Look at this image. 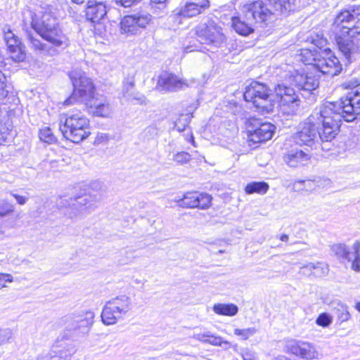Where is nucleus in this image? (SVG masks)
I'll return each mask as SVG.
<instances>
[{
  "label": "nucleus",
  "mask_w": 360,
  "mask_h": 360,
  "mask_svg": "<svg viewBox=\"0 0 360 360\" xmlns=\"http://www.w3.org/2000/svg\"><path fill=\"white\" fill-rule=\"evenodd\" d=\"M193 338L204 343H208L214 346H221L222 344L230 345L228 341L223 340L220 336H216L210 331L193 334Z\"/></svg>",
  "instance_id": "27"
},
{
  "label": "nucleus",
  "mask_w": 360,
  "mask_h": 360,
  "mask_svg": "<svg viewBox=\"0 0 360 360\" xmlns=\"http://www.w3.org/2000/svg\"><path fill=\"white\" fill-rule=\"evenodd\" d=\"M165 1L166 0H150V3L152 5L156 4L158 5V8L161 9L165 7Z\"/></svg>",
  "instance_id": "54"
},
{
  "label": "nucleus",
  "mask_w": 360,
  "mask_h": 360,
  "mask_svg": "<svg viewBox=\"0 0 360 360\" xmlns=\"http://www.w3.org/2000/svg\"><path fill=\"white\" fill-rule=\"evenodd\" d=\"M332 250L338 257L347 260V262L352 261V257H351V255L352 254V251H351L346 245L341 243L333 245Z\"/></svg>",
  "instance_id": "31"
},
{
  "label": "nucleus",
  "mask_w": 360,
  "mask_h": 360,
  "mask_svg": "<svg viewBox=\"0 0 360 360\" xmlns=\"http://www.w3.org/2000/svg\"><path fill=\"white\" fill-rule=\"evenodd\" d=\"M13 276L10 274L0 273V290L6 288L7 283H12Z\"/></svg>",
  "instance_id": "44"
},
{
  "label": "nucleus",
  "mask_w": 360,
  "mask_h": 360,
  "mask_svg": "<svg viewBox=\"0 0 360 360\" xmlns=\"http://www.w3.org/2000/svg\"><path fill=\"white\" fill-rule=\"evenodd\" d=\"M317 138V127L310 122H304L295 135L297 144L310 146Z\"/></svg>",
  "instance_id": "20"
},
{
  "label": "nucleus",
  "mask_w": 360,
  "mask_h": 360,
  "mask_svg": "<svg viewBox=\"0 0 360 360\" xmlns=\"http://www.w3.org/2000/svg\"><path fill=\"white\" fill-rule=\"evenodd\" d=\"M326 41L325 40H321L320 42H319V44H316L317 46H322L324 44H325Z\"/></svg>",
  "instance_id": "62"
},
{
  "label": "nucleus",
  "mask_w": 360,
  "mask_h": 360,
  "mask_svg": "<svg viewBox=\"0 0 360 360\" xmlns=\"http://www.w3.org/2000/svg\"><path fill=\"white\" fill-rule=\"evenodd\" d=\"M269 184L264 181H254L247 184L245 191L247 194H252L255 193L259 194H265L269 190Z\"/></svg>",
  "instance_id": "30"
},
{
  "label": "nucleus",
  "mask_w": 360,
  "mask_h": 360,
  "mask_svg": "<svg viewBox=\"0 0 360 360\" xmlns=\"http://www.w3.org/2000/svg\"><path fill=\"white\" fill-rule=\"evenodd\" d=\"M356 309L360 312V302H357L355 305Z\"/></svg>",
  "instance_id": "60"
},
{
  "label": "nucleus",
  "mask_w": 360,
  "mask_h": 360,
  "mask_svg": "<svg viewBox=\"0 0 360 360\" xmlns=\"http://www.w3.org/2000/svg\"><path fill=\"white\" fill-rule=\"evenodd\" d=\"M280 239H281V240H282V241L286 242V241H288V235H286V234H283V235L280 237Z\"/></svg>",
  "instance_id": "57"
},
{
  "label": "nucleus",
  "mask_w": 360,
  "mask_h": 360,
  "mask_svg": "<svg viewBox=\"0 0 360 360\" xmlns=\"http://www.w3.org/2000/svg\"><path fill=\"white\" fill-rule=\"evenodd\" d=\"M275 93L279 98L280 110L286 115H293L300 105V99L293 88L285 84H278L275 87Z\"/></svg>",
  "instance_id": "13"
},
{
  "label": "nucleus",
  "mask_w": 360,
  "mask_h": 360,
  "mask_svg": "<svg viewBox=\"0 0 360 360\" xmlns=\"http://www.w3.org/2000/svg\"><path fill=\"white\" fill-rule=\"evenodd\" d=\"M243 360H255L254 358H252V355L249 353H246L243 355Z\"/></svg>",
  "instance_id": "56"
},
{
  "label": "nucleus",
  "mask_w": 360,
  "mask_h": 360,
  "mask_svg": "<svg viewBox=\"0 0 360 360\" xmlns=\"http://www.w3.org/2000/svg\"><path fill=\"white\" fill-rule=\"evenodd\" d=\"M190 122L188 115H182L175 122V128L179 131H183L188 126Z\"/></svg>",
  "instance_id": "40"
},
{
  "label": "nucleus",
  "mask_w": 360,
  "mask_h": 360,
  "mask_svg": "<svg viewBox=\"0 0 360 360\" xmlns=\"http://www.w3.org/2000/svg\"><path fill=\"white\" fill-rule=\"evenodd\" d=\"M289 79L292 84H294L299 90L302 91L304 93L310 94L319 85V79L309 72L305 74L296 72L290 77Z\"/></svg>",
  "instance_id": "17"
},
{
  "label": "nucleus",
  "mask_w": 360,
  "mask_h": 360,
  "mask_svg": "<svg viewBox=\"0 0 360 360\" xmlns=\"http://www.w3.org/2000/svg\"><path fill=\"white\" fill-rule=\"evenodd\" d=\"M189 142H191L194 146L195 145V141L193 136L191 135L190 137V139L188 140Z\"/></svg>",
  "instance_id": "58"
},
{
  "label": "nucleus",
  "mask_w": 360,
  "mask_h": 360,
  "mask_svg": "<svg viewBox=\"0 0 360 360\" xmlns=\"http://www.w3.org/2000/svg\"><path fill=\"white\" fill-rule=\"evenodd\" d=\"M76 203H74L73 205L75 207H80V212L83 213L84 211L87 210L90 212L94 210L96 207V203L97 202V199L96 197L91 196L90 195H86L82 197H79L75 200Z\"/></svg>",
  "instance_id": "28"
},
{
  "label": "nucleus",
  "mask_w": 360,
  "mask_h": 360,
  "mask_svg": "<svg viewBox=\"0 0 360 360\" xmlns=\"http://www.w3.org/2000/svg\"><path fill=\"white\" fill-rule=\"evenodd\" d=\"M257 330L255 327L248 328H236L234 330V335L238 336L241 340H246L250 337L253 336Z\"/></svg>",
  "instance_id": "36"
},
{
  "label": "nucleus",
  "mask_w": 360,
  "mask_h": 360,
  "mask_svg": "<svg viewBox=\"0 0 360 360\" xmlns=\"http://www.w3.org/2000/svg\"><path fill=\"white\" fill-rule=\"evenodd\" d=\"M188 86L187 82L176 75L163 72L158 77L156 89L160 91L173 92Z\"/></svg>",
  "instance_id": "15"
},
{
  "label": "nucleus",
  "mask_w": 360,
  "mask_h": 360,
  "mask_svg": "<svg viewBox=\"0 0 360 360\" xmlns=\"http://www.w3.org/2000/svg\"><path fill=\"white\" fill-rule=\"evenodd\" d=\"M219 252V253H220V254H221V253H224V250H219V252Z\"/></svg>",
  "instance_id": "64"
},
{
  "label": "nucleus",
  "mask_w": 360,
  "mask_h": 360,
  "mask_svg": "<svg viewBox=\"0 0 360 360\" xmlns=\"http://www.w3.org/2000/svg\"><path fill=\"white\" fill-rule=\"evenodd\" d=\"M127 101H129L133 103H142L144 100V96L140 94L138 92H131V94L127 95V97L125 98Z\"/></svg>",
  "instance_id": "43"
},
{
  "label": "nucleus",
  "mask_w": 360,
  "mask_h": 360,
  "mask_svg": "<svg viewBox=\"0 0 360 360\" xmlns=\"http://www.w3.org/2000/svg\"><path fill=\"white\" fill-rule=\"evenodd\" d=\"M39 137L41 141L48 143H51L56 141L55 136L51 129L48 127H45L39 130Z\"/></svg>",
  "instance_id": "37"
},
{
  "label": "nucleus",
  "mask_w": 360,
  "mask_h": 360,
  "mask_svg": "<svg viewBox=\"0 0 360 360\" xmlns=\"http://www.w3.org/2000/svg\"><path fill=\"white\" fill-rule=\"evenodd\" d=\"M195 30L199 40L205 44L219 46L225 39L221 27L212 19L200 22L195 27Z\"/></svg>",
  "instance_id": "10"
},
{
  "label": "nucleus",
  "mask_w": 360,
  "mask_h": 360,
  "mask_svg": "<svg viewBox=\"0 0 360 360\" xmlns=\"http://www.w3.org/2000/svg\"><path fill=\"white\" fill-rule=\"evenodd\" d=\"M189 142H191L194 146L195 145V141L193 136L191 135L190 137V139L188 140Z\"/></svg>",
  "instance_id": "59"
},
{
  "label": "nucleus",
  "mask_w": 360,
  "mask_h": 360,
  "mask_svg": "<svg viewBox=\"0 0 360 360\" xmlns=\"http://www.w3.org/2000/svg\"><path fill=\"white\" fill-rule=\"evenodd\" d=\"M107 7L103 1L89 0L86 3L85 16L92 23H99L106 15Z\"/></svg>",
  "instance_id": "19"
},
{
  "label": "nucleus",
  "mask_w": 360,
  "mask_h": 360,
  "mask_svg": "<svg viewBox=\"0 0 360 360\" xmlns=\"http://www.w3.org/2000/svg\"><path fill=\"white\" fill-rule=\"evenodd\" d=\"M131 299L127 295H120L108 301L104 305L101 319L105 325L115 324L129 312Z\"/></svg>",
  "instance_id": "8"
},
{
  "label": "nucleus",
  "mask_w": 360,
  "mask_h": 360,
  "mask_svg": "<svg viewBox=\"0 0 360 360\" xmlns=\"http://www.w3.org/2000/svg\"><path fill=\"white\" fill-rule=\"evenodd\" d=\"M9 193L11 194V195H12L13 197H14L15 198L17 202L19 205H25L27 201L28 198L25 196L18 195L11 191Z\"/></svg>",
  "instance_id": "52"
},
{
  "label": "nucleus",
  "mask_w": 360,
  "mask_h": 360,
  "mask_svg": "<svg viewBox=\"0 0 360 360\" xmlns=\"http://www.w3.org/2000/svg\"><path fill=\"white\" fill-rule=\"evenodd\" d=\"M322 127L317 134L323 141H330L338 134L342 120L346 122L360 121V85L352 89L337 103L325 104L321 111Z\"/></svg>",
  "instance_id": "1"
},
{
  "label": "nucleus",
  "mask_w": 360,
  "mask_h": 360,
  "mask_svg": "<svg viewBox=\"0 0 360 360\" xmlns=\"http://www.w3.org/2000/svg\"><path fill=\"white\" fill-rule=\"evenodd\" d=\"M32 25L35 31L53 46L64 49L69 46L68 38L60 28L58 19L51 13H44Z\"/></svg>",
  "instance_id": "4"
},
{
  "label": "nucleus",
  "mask_w": 360,
  "mask_h": 360,
  "mask_svg": "<svg viewBox=\"0 0 360 360\" xmlns=\"http://www.w3.org/2000/svg\"><path fill=\"white\" fill-rule=\"evenodd\" d=\"M8 50L11 53V58L15 61H22L25 58V53L22 44L18 37L11 39L6 43Z\"/></svg>",
  "instance_id": "26"
},
{
  "label": "nucleus",
  "mask_w": 360,
  "mask_h": 360,
  "mask_svg": "<svg viewBox=\"0 0 360 360\" xmlns=\"http://www.w3.org/2000/svg\"><path fill=\"white\" fill-rule=\"evenodd\" d=\"M295 0H264L244 5L241 13L232 17V27L239 34L249 35L253 32L256 23L269 20L273 15H288L295 10Z\"/></svg>",
  "instance_id": "2"
},
{
  "label": "nucleus",
  "mask_w": 360,
  "mask_h": 360,
  "mask_svg": "<svg viewBox=\"0 0 360 360\" xmlns=\"http://www.w3.org/2000/svg\"><path fill=\"white\" fill-rule=\"evenodd\" d=\"M8 128L4 126L0 122V145L4 143L6 141L7 138V135L8 134Z\"/></svg>",
  "instance_id": "51"
},
{
  "label": "nucleus",
  "mask_w": 360,
  "mask_h": 360,
  "mask_svg": "<svg viewBox=\"0 0 360 360\" xmlns=\"http://www.w3.org/2000/svg\"><path fill=\"white\" fill-rule=\"evenodd\" d=\"M15 211V205L8 200H0V219L10 215Z\"/></svg>",
  "instance_id": "35"
},
{
  "label": "nucleus",
  "mask_w": 360,
  "mask_h": 360,
  "mask_svg": "<svg viewBox=\"0 0 360 360\" xmlns=\"http://www.w3.org/2000/svg\"><path fill=\"white\" fill-rule=\"evenodd\" d=\"M58 344H54L51 349L50 352L46 355L47 360H62L58 354Z\"/></svg>",
  "instance_id": "45"
},
{
  "label": "nucleus",
  "mask_w": 360,
  "mask_h": 360,
  "mask_svg": "<svg viewBox=\"0 0 360 360\" xmlns=\"http://www.w3.org/2000/svg\"><path fill=\"white\" fill-rule=\"evenodd\" d=\"M28 39L32 44V48L34 49L36 51H39L41 53L46 52L50 55L53 54V53H51V51L55 52V49L52 50L51 49H49L46 44L41 43V41L39 39L35 38L32 34H28Z\"/></svg>",
  "instance_id": "33"
},
{
  "label": "nucleus",
  "mask_w": 360,
  "mask_h": 360,
  "mask_svg": "<svg viewBox=\"0 0 360 360\" xmlns=\"http://www.w3.org/2000/svg\"><path fill=\"white\" fill-rule=\"evenodd\" d=\"M134 84L132 81L126 82L124 83L122 89V94L124 98L127 97V95L131 94V92H134Z\"/></svg>",
  "instance_id": "46"
},
{
  "label": "nucleus",
  "mask_w": 360,
  "mask_h": 360,
  "mask_svg": "<svg viewBox=\"0 0 360 360\" xmlns=\"http://www.w3.org/2000/svg\"><path fill=\"white\" fill-rule=\"evenodd\" d=\"M95 317L94 312L91 310L76 311L70 315V321H75V326L88 328L92 326Z\"/></svg>",
  "instance_id": "24"
},
{
  "label": "nucleus",
  "mask_w": 360,
  "mask_h": 360,
  "mask_svg": "<svg viewBox=\"0 0 360 360\" xmlns=\"http://www.w3.org/2000/svg\"><path fill=\"white\" fill-rule=\"evenodd\" d=\"M352 259L351 268L354 271H360V242L356 240L352 245Z\"/></svg>",
  "instance_id": "32"
},
{
  "label": "nucleus",
  "mask_w": 360,
  "mask_h": 360,
  "mask_svg": "<svg viewBox=\"0 0 360 360\" xmlns=\"http://www.w3.org/2000/svg\"><path fill=\"white\" fill-rule=\"evenodd\" d=\"M274 129V125L270 123H262L254 131H248V140L255 143L266 141L271 139Z\"/></svg>",
  "instance_id": "21"
},
{
  "label": "nucleus",
  "mask_w": 360,
  "mask_h": 360,
  "mask_svg": "<svg viewBox=\"0 0 360 360\" xmlns=\"http://www.w3.org/2000/svg\"><path fill=\"white\" fill-rule=\"evenodd\" d=\"M336 42L340 51L345 58L351 62L355 60L359 53V40L356 37L350 38L342 35H336Z\"/></svg>",
  "instance_id": "18"
},
{
  "label": "nucleus",
  "mask_w": 360,
  "mask_h": 360,
  "mask_svg": "<svg viewBox=\"0 0 360 360\" xmlns=\"http://www.w3.org/2000/svg\"><path fill=\"white\" fill-rule=\"evenodd\" d=\"M191 160V155L186 152H179L173 157V160L178 164L184 165L188 162Z\"/></svg>",
  "instance_id": "42"
},
{
  "label": "nucleus",
  "mask_w": 360,
  "mask_h": 360,
  "mask_svg": "<svg viewBox=\"0 0 360 360\" xmlns=\"http://www.w3.org/2000/svg\"><path fill=\"white\" fill-rule=\"evenodd\" d=\"M243 96L247 102H252L262 112H270L274 109V101L270 89L264 84L252 82L247 86Z\"/></svg>",
  "instance_id": "7"
},
{
  "label": "nucleus",
  "mask_w": 360,
  "mask_h": 360,
  "mask_svg": "<svg viewBox=\"0 0 360 360\" xmlns=\"http://www.w3.org/2000/svg\"><path fill=\"white\" fill-rule=\"evenodd\" d=\"M74 90L72 96L64 101L68 105L75 101L84 103L96 116L106 117L111 115L112 108L105 99L95 97L94 86L91 80L79 68L69 72Z\"/></svg>",
  "instance_id": "3"
},
{
  "label": "nucleus",
  "mask_w": 360,
  "mask_h": 360,
  "mask_svg": "<svg viewBox=\"0 0 360 360\" xmlns=\"http://www.w3.org/2000/svg\"><path fill=\"white\" fill-rule=\"evenodd\" d=\"M333 27L336 35L354 38L360 34V6L350 11H343L335 17Z\"/></svg>",
  "instance_id": "6"
},
{
  "label": "nucleus",
  "mask_w": 360,
  "mask_h": 360,
  "mask_svg": "<svg viewBox=\"0 0 360 360\" xmlns=\"http://www.w3.org/2000/svg\"><path fill=\"white\" fill-rule=\"evenodd\" d=\"M75 4H82L84 2V0H72Z\"/></svg>",
  "instance_id": "61"
},
{
  "label": "nucleus",
  "mask_w": 360,
  "mask_h": 360,
  "mask_svg": "<svg viewBox=\"0 0 360 360\" xmlns=\"http://www.w3.org/2000/svg\"><path fill=\"white\" fill-rule=\"evenodd\" d=\"M60 129L65 139L76 143L82 141L90 135L89 121L80 111L68 115Z\"/></svg>",
  "instance_id": "5"
},
{
  "label": "nucleus",
  "mask_w": 360,
  "mask_h": 360,
  "mask_svg": "<svg viewBox=\"0 0 360 360\" xmlns=\"http://www.w3.org/2000/svg\"><path fill=\"white\" fill-rule=\"evenodd\" d=\"M324 54V56L318 58L314 64V68L322 74L331 77L338 75L342 70L339 59L330 51L328 52L326 49Z\"/></svg>",
  "instance_id": "14"
},
{
  "label": "nucleus",
  "mask_w": 360,
  "mask_h": 360,
  "mask_svg": "<svg viewBox=\"0 0 360 360\" xmlns=\"http://www.w3.org/2000/svg\"><path fill=\"white\" fill-rule=\"evenodd\" d=\"M152 15L144 11L124 16L120 21L122 32L128 35H136L142 32L152 22Z\"/></svg>",
  "instance_id": "11"
},
{
  "label": "nucleus",
  "mask_w": 360,
  "mask_h": 360,
  "mask_svg": "<svg viewBox=\"0 0 360 360\" xmlns=\"http://www.w3.org/2000/svg\"><path fill=\"white\" fill-rule=\"evenodd\" d=\"M212 197L207 193L188 192L183 198L177 200L178 205L183 207H199L207 209L211 203Z\"/></svg>",
  "instance_id": "16"
},
{
  "label": "nucleus",
  "mask_w": 360,
  "mask_h": 360,
  "mask_svg": "<svg viewBox=\"0 0 360 360\" xmlns=\"http://www.w3.org/2000/svg\"><path fill=\"white\" fill-rule=\"evenodd\" d=\"M191 51H192V50H191L189 47H186L185 48V52L188 53V52H191Z\"/></svg>",
  "instance_id": "63"
},
{
  "label": "nucleus",
  "mask_w": 360,
  "mask_h": 360,
  "mask_svg": "<svg viewBox=\"0 0 360 360\" xmlns=\"http://www.w3.org/2000/svg\"><path fill=\"white\" fill-rule=\"evenodd\" d=\"M210 6L208 0H202L200 5L195 3L186 4L180 11L174 16L175 20H178L180 16L191 18L201 13L202 9Z\"/></svg>",
  "instance_id": "23"
},
{
  "label": "nucleus",
  "mask_w": 360,
  "mask_h": 360,
  "mask_svg": "<svg viewBox=\"0 0 360 360\" xmlns=\"http://www.w3.org/2000/svg\"><path fill=\"white\" fill-rule=\"evenodd\" d=\"M350 317V314L347 309H344L341 315L340 316V319H342V321H347Z\"/></svg>",
  "instance_id": "55"
},
{
  "label": "nucleus",
  "mask_w": 360,
  "mask_h": 360,
  "mask_svg": "<svg viewBox=\"0 0 360 360\" xmlns=\"http://www.w3.org/2000/svg\"><path fill=\"white\" fill-rule=\"evenodd\" d=\"M303 274H313L316 277H323L328 274L329 268L326 264L317 262L316 264L309 263L300 268Z\"/></svg>",
  "instance_id": "25"
},
{
  "label": "nucleus",
  "mask_w": 360,
  "mask_h": 360,
  "mask_svg": "<svg viewBox=\"0 0 360 360\" xmlns=\"http://www.w3.org/2000/svg\"><path fill=\"white\" fill-rule=\"evenodd\" d=\"M333 322V316L328 313H321L316 319V323L323 328L328 327Z\"/></svg>",
  "instance_id": "38"
},
{
  "label": "nucleus",
  "mask_w": 360,
  "mask_h": 360,
  "mask_svg": "<svg viewBox=\"0 0 360 360\" xmlns=\"http://www.w3.org/2000/svg\"><path fill=\"white\" fill-rule=\"evenodd\" d=\"M8 93V86L5 75L0 71V100L5 98Z\"/></svg>",
  "instance_id": "39"
},
{
  "label": "nucleus",
  "mask_w": 360,
  "mask_h": 360,
  "mask_svg": "<svg viewBox=\"0 0 360 360\" xmlns=\"http://www.w3.org/2000/svg\"><path fill=\"white\" fill-rule=\"evenodd\" d=\"M309 155L295 148L289 150L283 157L285 162L290 167H297L307 164Z\"/></svg>",
  "instance_id": "22"
},
{
  "label": "nucleus",
  "mask_w": 360,
  "mask_h": 360,
  "mask_svg": "<svg viewBox=\"0 0 360 360\" xmlns=\"http://www.w3.org/2000/svg\"><path fill=\"white\" fill-rule=\"evenodd\" d=\"M306 184H311V181H305V180H300V181H295L293 184V188L295 190H302L304 189L302 187H298V186L300 185H304V186H306Z\"/></svg>",
  "instance_id": "53"
},
{
  "label": "nucleus",
  "mask_w": 360,
  "mask_h": 360,
  "mask_svg": "<svg viewBox=\"0 0 360 360\" xmlns=\"http://www.w3.org/2000/svg\"><path fill=\"white\" fill-rule=\"evenodd\" d=\"M301 60L305 64L311 65L317 61L316 58V50H310L308 49H302L300 50Z\"/></svg>",
  "instance_id": "34"
},
{
  "label": "nucleus",
  "mask_w": 360,
  "mask_h": 360,
  "mask_svg": "<svg viewBox=\"0 0 360 360\" xmlns=\"http://www.w3.org/2000/svg\"><path fill=\"white\" fill-rule=\"evenodd\" d=\"M212 309L213 311L218 315L228 316H235L238 311V307L234 304H215Z\"/></svg>",
  "instance_id": "29"
},
{
  "label": "nucleus",
  "mask_w": 360,
  "mask_h": 360,
  "mask_svg": "<svg viewBox=\"0 0 360 360\" xmlns=\"http://www.w3.org/2000/svg\"><path fill=\"white\" fill-rule=\"evenodd\" d=\"M13 338V333L11 329H0V345L10 342Z\"/></svg>",
  "instance_id": "41"
},
{
  "label": "nucleus",
  "mask_w": 360,
  "mask_h": 360,
  "mask_svg": "<svg viewBox=\"0 0 360 360\" xmlns=\"http://www.w3.org/2000/svg\"><path fill=\"white\" fill-rule=\"evenodd\" d=\"M3 33H4V41L6 43L7 41H8L9 40L13 39L14 38L16 37L15 34L13 32V31L11 30L10 27H8V26H5L3 28Z\"/></svg>",
  "instance_id": "48"
},
{
  "label": "nucleus",
  "mask_w": 360,
  "mask_h": 360,
  "mask_svg": "<svg viewBox=\"0 0 360 360\" xmlns=\"http://www.w3.org/2000/svg\"><path fill=\"white\" fill-rule=\"evenodd\" d=\"M65 328L69 330H75L83 328L82 326H75V321H70V315L67 316L65 319Z\"/></svg>",
  "instance_id": "49"
},
{
  "label": "nucleus",
  "mask_w": 360,
  "mask_h": 360,
  "mask_svg": "<svg viewBox=\"0 0 360 360\" xmlns=\"http://www.w3.org/2000/svg\"><path fill=\"white\" fill-rule=\"evenodd\" d=\"M141 0H115V3L124 8H129Z\"/></svg>",
  "instance_id": "50"
},
{
  "label": "nucleus",
  "mask_w": 360,
  "mask_h": 360,
  "mask_svg": "<svg viewBox=\"0 0 360 360\" xmlns=\"http://www.w3.org/2000/svg\"><path fill=\"white\" fill-rule=\"evenodd\" d=\"M131 299L127 295H120L108 301L104 305L101 319L105 325L115 324L129 312Z\"/></svg>",
  "instance_id": "9"
},
{
  "label": "nucleus",
  "mask_w": 360,
  "mask_h": 360,
  "mask_svg": "<svg viewBox=\"0 0 360 360\" xmlns=\"http://www.w3.org/2000/svg\"><path fill=\"white\" fill-rule=\"evenodd\" d=\"M109 140L110 136L108 134L98 133L94 141V144H105L108 143Z\"/></svg>",
  "instance_id": "47"
},
{
  "label": "nucleus",
  "mask_w": 360,
  "mask_h": 360,
  "mask_svg": "<svg viewBox=\"0 0 360 360\" xmlns=\"http://www.w3.org/2000/svg\"><path fill=\"white\" fill-rule=\"evenodd\" d=\"M285 350L287 353L292 354L304 360H319L323 356V354L313 343L307 341L288 340Z\"/></svg>",
  "instance_id": "12"
}]
</instances>
